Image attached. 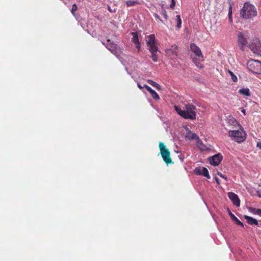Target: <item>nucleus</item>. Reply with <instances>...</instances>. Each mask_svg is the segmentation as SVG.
I'll use <instances>...</instances> for the list:
<instances>
[{
    "label": "nucleus",
    "instance_id": "2f4dec72",
    "mask_svg": "<svg viewBox=\"0 0 261 261\" xmlns=\"http://www.w3.org/2000/svg\"><path fill=\"white\" fill-rule=\"evenodd\" d=\"M218 175H219L221 177L225 179L226 180H227V177L226 176H225V175L223 174L222 173H221V172H218L217 173Z\"/></svg>",
    "mask_w": 261,
    "mask_h": 261
},
{
    "label": "nucleus",
    "instance_id": "9d476101",
    "mask_svg": "<svg viewBox=\"0 0 261 261\" xmlns=\"http://www.w3.org/2000/svg\"><path fill=\"white\" fill-rule=\"evenodd\" d=\"M194 172L196 175H202L203 176L206 177L208 179H210L211 177L208 171L205 167H202V169H201L200 167H196L194 169Z\"/></svg>",
    "mask_w": 261,
    "mask_h": 261
},
{
    "label": "nucleus",
    "instance_id": "6e6552de",
    "mask_svg": "<svg viewBox=\"0 0 261 261\" xmlns=\"http://www.w3.org/2000/svg\"><path fill=\"white\" fill-rule=\"evenodd\" d=\"M223 159V156L220 153L215 154L213 156H210L208 160L212 165L217 166L220 164Z\"/></svg>",
    "mask_w": 261,
    "mask_h": 261
},
{
    "label": "nucleus",
    "instance_id": "9b49d317",
    "mask_svg": "<svg viewBox=\"0 0 261 261\" xmlns=\"http://www.w3.org/2000/svg\"><path fill=\"white\" fill-rule=\"evenodd\" d=\"M149 50L151 53L150 58L152 61L156 62L158 61V55L157 53L160 52L158 46H151L148 48Z\"/></svg>",
    "mask_w": 261,
    "mask_h": 261
},
{
    "label": "nucleus",
    "instance_id": "e433bc0d",
    "mask_svg": "<svg viewBox=\"0 0 261 261\" xmlns=\"http://www.w3.org/2000/svg\"><path fill=\"white\" fill-rule=\"evenodd\" d=\"M215 180H216V182H217V184L218 185H219L220 184L219 179L216 176L215 177Z\"/></svg>",
    "mask_w": 261,
    "mask_h": 261
},
{
    "label": "nucleus",
    "instance_id": "423d86ee",
    "mask_svg": "<svg viewBox=\"0 0 261 261\" xmlns=\"http://www.w3.org/2000/svg\"><path fill=\"white\" fill-rule=\"evenodd\" d=\"M248 47L254 54L257 56L261 57V42L258 39L256 38L253 39L251 42L248 44Z\"/></svg>",
    "mask_w": 261,
    "mask_h": 261
},
{
    "label": "nucleus",
    "instance_id": "bb28decb",
    "mask_svg": "<svg viewBox=\"0 0 261 261\" xmlns=\"http://www.w3.org/2000/svg\"><path fill=\"white\" fill-rule=\"evenodd\" d=\"M176 22H177V25L176 27L178 29H180L181 27V19L180 18V16L179 15H178L176 16Z\"/></svg>",
    "mask_w": 261,
    "mask_h": 261
},
{
    "label": "nucleus",
    "instance_id": "f03ea898",
    "mask_svg": "<svg viewBox=\"0 0 261 261\" xmlns=\"http://www.w3.org/2000/svg\"><path fill=\"white\" fill-rule=\"evenodd\" d=\"M257 11L256 8L249 3H245L243 8L241 10L240 15L244 19H249L256 16Z\"/></svg>",
    "mask_w": 261,
    "mask_h": 261
},
{
    "label": "nucleus",
    "instance_id": "c756f323",
    "mask_svg": "<svg viewBox=\"0 0 261 261\" xmlns=\"http://www.w3.org/2000/svg\"><path fill=\"white\" fill-rule=\"evenodd\" d=\"M193 61L195 63V64L196 65V66H197L198 67L202 68V67L199 66V64H200V61H201L199 59H198V60H197V58H194L193 59Z\"/></svg>",
    "mask_w": 261,
    "mask_h": 261
},
{
    "label": "nucleus",
    "instance_id": "5701e85b",
    "mask_svg": "<svg viewBox=\"0 0 261 261\" xmlns=\"http://www.w3.org/2000/svg\"><path fill=\"white\" fill-rule=\"evenodd\" d=\"M248 210L249 212L254 214L257 215L261 217V209H257L256 208L252 207H248Z\"/></svg>",
    "mask_w": 261,
    "mask_h": 261
},
{
    "label": "nucleus",
    "instance_id": "4c0bfd02",
    "mask_svg": "<svg viewBox=\"0 0 261 261\" xmlns=\"http://www.w3.org/2000/svg\"><path fill=\"white\" fill-rule=\"evenodd\" d=\"M137 85L139 89L141 90L143 89V88L145 87L144 85L143 86H142L140 83H138Z\"/></svg>",
    "mask_w": 261,
    "mask_h": 261
},
{
    "label": "nucleus",
    "instance_id": "7ed1b4c3",
    "mask_svg": "<svg viewBox=\"0 0 261 261\" xmlns=\"http://www.w3.org/2000/svg\"><path fill=\"white\" fill-rule=\"evenodd\" d=\"M246 133L243 130H230L228 132V136L232 140L238 143H242L246 139Z\"/></svg>",
    "mask_w": 261,
    "mask_h": 261
},
{
    "label": "nucleus",
    "instance_id": "f704fd0d",
    "mask_svg": "<svg viewBox=\"0 0 261 261\" xmlns=\"http://www.w3.org/2000/svg\"><path fill=\"white\" fill-rule=\"evenodd\" d=\"M153 15L156 19H158L159 20H160V21L163 22V20L160 18L158 14H157L156 13H154Z\"/></svg>",
    "mask_w": 261,
    "mask_h": 261
},
{
    "label": "nucleus",
    "instance_id": "b1692460",
    "mask_svg": "<svg viewBox=\"0 0 261 261\" xmlns=\"http://www.w3.org/2000/svg\"><path fill=\"white\" fill-rule=\"evenodd\" d=\"M147 83L150 84L152 87L155 88L158 90H161L162 89V87L157 83L151 80H148L147 81Z\"/></svg>",
    "mask_w": 261,
    "mask_h": 261
},
{
    "label": "nucleus",
    "instance_id": "6ab92c4d",
    "mask_svg": "<svg viewBox=\"0 0 261 261\" xmlns=\"http://www.w3.org/2000/svg\"><path fill=\"white\" fill-rule=\"evenodd\" d=\"M228 213L229 215L230 216L231 219L232 220V221L238 225H240L241 227H244V224L240 221L230 211L229 209L228 208Z\"/></svg>",
    "mask_w": 261,
    "mask_h": 261
},
{
    "label": "nucleus",
    "instance_id": "a878e982",
    "mask_svg": "<svg viewBox=\"0 0 261 261\" xmlns=\"http://www.w3.org/2000/svg\"><path fill=\"white\" fill-rule=\"evenodd\" d=\"M138 4H140V2L138 1L129 0L126 2V5L127 7L134 6Z\"/></svg>",
    "mask_w": 261,
    "mask_h": 261
},
{
    "label": "nucleus",
    "instance_id": "39448f33",
    "mask_svg": "<svg viewBox=\"0 0 261 261\" xmlns=\"http://www.w3.org/2000/svg\"><path fill=\"white\" fill-rule=\"evenodd\" d=\"M159 148L161 151V154L164 161L167 165L173 163L170 158V153L168 149L166 148V146L162 142H160Z\"/></svg>",
    "mask_w": 261,
    "mask_h": 261
},
{
    "label": "nucleus",
    "instance_id": "1a4fd4ad",
    "mask_svg": "<svg viewBox=\"0 0 261 261\" xmlns=\"http://www.w3.org/2000/svg\"><path fill=\"white\" fill-rule=\"evenodd\" d=\"M191 50L193 52L195 55L201 61H203V56L202 54L201 49L195 43L190 44Z\"/></svg>",
    "mask_w": 261,
    "mask_h": 261
},
{
    "label": "nucleus",
    "instance_id": "c9c22d12",
    "mask_svg": "<svg viewBox=\"0 0 261 261\" xmlns=\"http://www.w3.org/2000/svg\"><path fill=\"white\" fill-rule=\"evenodd\" d=\"M256 147L261 150V141L258 142L257 143Z\"/></svg>",
    "mask_w": 261,
    "mask_h": 261
},
{
    "label": "nucleus",
    "instance_id": "cd10ccee",
    "mask_svg": "<svg viewBox=\"0 0 261 261\" xmlns=\"http://www.w3.org/2000/svg\"><path fill=\"white\" fill-rule=\"evenodd\" d=\"M228 73H229V74L231 76L232 81L233 82H237L238 81V78H237V76L233 74V72L231 71V70H229Z\"/></svg>",
    "mask_w": 261,
    "mask_h": 261
},
{
    "label": "nucleus",
    "instance_id": "f3484780",
    "mask_svg": "<svg viewBox=\"0 0 261 261\" xmlns=\"http://www.w3.org/2000/svg\"><path fill=\"white\" fill-rule=\"evenodd\" d=\"M244 218L246 220L247 223L249 225L258 226L259 224L257 220L253 217L247 215H244Z\"/></svg>",
    "mask_w": 261,
    "mask_h": 261
},
{
    "label": "nucleus",
    "instance_id": "a19ab883",
    "mask_svg": "<svg viewBox=\"0 0 261 261\" xmlns=\"http://www.w3.org/2000/svg\"><path fill=\"white\" fill-rule=\"evenodd\" d=\"M241 112L244 114V115H246L245 110L243 108H242Z\"/></svg>",
    "mask_w": 261,
    "mask_h": 261
},
{
    "label": "nucleus",
    "instance_id": "20e7f679",
    "mask_svg": "<svg viewBox=\"0 0 261 261\" xmlns=\"http://www.w3.org/2000/svg\"><path fill=\"white\" fill-rule=\"evenodd\" d=\"M247 67L250 71L256 74H261V62L251 60L247 62Z\"/></svg>",
    "mask_w": 261,
    "mask_h": 261
},
{
    "label": "nucleus",
    "instance_id": "473e14b6",
    "mask_svg": "<svg viewBox=\"0 0 261 261\" xmlns=\"http://www.w3.org/2000/svg\"><path fill=\"white\" fill-rule=\"evenodd\" d=\"M175 6V0H171V3L170 5V8L171 9H174V7Z\"/></svg>",
    "mask_w": 261,
    "mask_h": 261
},
{
    "label": "nucleus",
    "instance_id": "f257e3e1",
    "mask_svg": "<svg viewBox=\"0 0 261 261\" xmlns=\"http://www.w3.org/2000/svg\"><path fill=\"white\" fill-rule=\"evenodd\" d=\"M186 110H181L178 107L175 106V110L177 114L186 119L194 120L196 119V107L192 104L188 103L185 106Z\"/></svg>",
    "mask_w": 261,
    "mask_h": 261
},
{
    "label": "nucleus",
    "instance_id": "37998d69",
    "mask_svg": "<svg viewBox=\"0 0 261 261\" xmlns=\"http://www.w3.org/2000/svg\"><path fill=\"white\" fill-rule=\"evenodd\" d=\"M259 7L261 8V0H260V1L259 2Z\"/></svg>",
    "mask_w": 261,
    "mask_h": 261
},
{
    "label": "nucleus",
    "instance_id": "4468645a",
    "mask_svg": "<svg viewBox=\"0 0 261 261\" xmlns=\"http://www.w3.org/2000/svg\"><path fill=\"white\" fill-rule=\"evenodd\" d=\"M146 38V44L149 48L151 46H157L155 45V39L154 35H150L149 36H148Z\"/></svg>",
    "mask_w": 261,
    "mask_h": 261
},
{
    "label": "nucleus",
    "instance_id": "c85d7f7f",
    "mask_svg": "<svg viewBox=\"0 0 261 261\" xmlns=\"http://www.w3.org/2000/svg\"><path fill=\"white\" fill-rule=\"evenodd\" d=\"M162 11L161 14L163 16L164 18L166 20H167L168 19V15H167L166 11L165 10L163 6L162 7Z\"/></svg>",
    "mask_w": 261,
    "mask_h": 261
},
{
    "label": "nucleus",
    "instance_id": "2eb2a0df",
    "mask_svg": "<svg viewBox=\"0 0 261 261\" xmlns=\"http://www.w3.org/2000/svg\"><path fill=\"white\" fill-rule=\"evenodd\" d=\"M102 44L109 49L112 53L114 51V44L113 41L110 39H107L106 41H103Z\"/></svg>",
    "mask_w": 261,
    "mask_h": 261
},
{
    "label": "nucleus",
    "instance_id": "ea45409f",
    "mask_svg": "<svg viewBox=\"0 0 261 261\" xmlns=\"http://www.w3.org/2000/svg\"><path fill=\"white\" fill-rule=\"evenodd\" d=\"M179 158L181 162H184V157H182L181 155H180V156H179Z\"/></svg>",
    "mask_w": 261,
    "mask_h": 261
},
{
    "label": "nucleus",
    "instance_id": "f8f14e48",
    "mask_svg": "<svg viewBox=\"0 0 261 261\" xmlns=\"http://www.w3.org/2000/svg\"><path fill=\"white\" fill-rule=\"evenodd\" d=\"M115 56H116L121 64L123 65L126 68L128 62L130 60V57L125 54L117 55L116 54Z\"/></svg>",
    "mask_w": 261,
    "mask_h": 261
},
{
    "label": "nucleus",
    "instance_id": "393cba45",
    "mask_svg": "<svg viewBox=\"0 0 261 261\" xmlns=\"http://www.w3.org/2000/svg\"><path fill=\"white\" fill-rule=\"evenodd\" d=\"M197 147L201 150L204 151L207 150L206 146L203 143L202 141L199 138V140H197Z\"/></svg>",
    "mask_w": 261,
    "mask_h": 261
},
{
    "label": "nucleus",
    "instance_id": "dca6fc26",
    "mask_svg": "<svg viewBox=\"0 0 261 261\" xmlns=\"http://www.w3.org/2000/svg\"><path fill=\"white\" fill-rule=\"evenodd\" d=\"M133 37L132 38V42L136 45V47L140 49V43L139 41L138 34L137 32L131 33Z\"/></svg>",
    "mask_w": 261,
    "mask_h": 261
},
{
    "label": "nucleus",
    "instance_id": "a211bd4d",
    "mask_svg": "<svg viewBox=\"0 0 261 261\" xmlns=\"http://www.w3.org/2000/svg\"><path fill=\"white\" fill-rule=\"evenodd\" d=\"M144 87L146 89V90L148 92H149L151 96L154 100H158L160 99V96L158 95V94L155 92V91H154L151 87L146 85H144Z\"/></svg>",
    "mask_w": 261,
    "mask_h": 261
},
{
    "label": "nucleus",
    "instance_id": "58836bf2",
    "mask_svg": "<svg viewBox=\"0 0 261 261\" xmlns=\"http://www.w3.org/2000/svg\"><path fill=\"white\" fill-rule=\"evenodd\" d=\"M257 195L259 197L261 198V191H257Z\"/></svg>",
    "mask_w": 261,
    "mask_h": 261
},
{
    "label": "nucleus",
    "instance_id": "0eeeda50",
    "mask_svg": "<svg viewBox=\"0 0 261 261\" xmlns=\"http://www.w3.org/2000/svg\"><path fill=\"white\" fill-rule=\"evenodd\" d=\"M238 43L241 51L245 50V46H248L247 39L243 32H240L238 34Z\"/></svg>",
    "mask_w": 261,
    "mask_h": 261
},
{
    "label": "nucleus",
    "instance_id": "72a5a7b5",
    "mask_svg": "<svg viewBox=\"0 0 261 261\" xmlns=\"http://www.w3.org/2000/svg\"><path fill=\"white\" fill-rule=\"evenodd\" d=\"M232 8H231V6H230L229 7V13H228V15H229V19H231V13H232V10H231Z\"/></svg>",
    "mask_w": 261,
    "mask_h": 261
},
{
    "label": "nucleus",
    "instance_id": "aec40b11",
    "mask_svg": "<svg viewBox=\"0 0 261 261\" xmlns=\"http://www.w3.org/2000/svg\"><path fill=\"white\" fill-rule=\"evenodd\" d=\"M185 137L189 140H195L196 141L199 138L196 133H192L191 131L187 133Z\"/></svg>",
    "mask_w": 261,
    "mask_h": 261
},
{
    "label": "nucleus",
    "instance_id": "ddd939ff",
    "mask_svg": "<svg viewBox=\"0 0 261 261\" xmlns=\"http://www.w3.org/2000/svg\"><path fill=\"white\" fill-rule=\"evenodd\" d=\"M228 196L234 205H236L237 206H240V200L237 194L232 192H229L228 194Z\"/></svg>",
    "mask_w": 261,
    "mask_h": 261
},
{
    "label": "nucleus",
    "instance_id": "7c9ffc66",
    "mask_svg": "<svg viewBox=\"0 0 261 261\" xmlns=\"http://www.w3.org/2000/svg\"><path fill=\"white\" fill-rule=\"evenodd\" d=\"M77 10V7L75 4H74L72 6V8L71 10V12L73 15H74L75 12Z\"/></svg>",
    "mask_w": 261,
    "mask_h": 261
},
{
    "label": "nucleus",
    "instance_id": "79ce46f5",
    "mask_svg": "<svg viewBox=\"0 0 261 261\" xmlns=\"http://www.w3.org/2000/svg\"><path fill=\"white\" fill-rule=\"evenodd\" d=\"M108 9H109V10L110 12H111V11H112V10H111V9L110 8V7H109Z\"/></svg>",
    "mask_w": 261,
    "mask_h": 261
},
{
    "label": "nucleus",
    "instance_id": "412c9836",
    "mask_svg": "<svg viewBox=\"0 0 261 261\" xmlns=\"http://www.w3.org/2000/svg\"><path fill=\"white\" fill-rule=\"evenodd\" d=\"M166 52L167 53L171 52L172 54V55L177 56V46L175 44L171 46L169 48L166 49Z\"/></svg>",
    "mask_w": 261,
    "mask_h": 261
},
{
    "label": "nucleus",
    "instance_id": "4be33fe9",
    "mask_svg": "<svg viewBox=\"0 0 261 261\" xmlns=\"http://www.w3.org/2000/svg\"><path fill=\"white\" fill-rule=\"evenodd\" d=\"M238 92L243 96H250L251 95L250 90L248 88L240 89Z\"/></svg>",
    "mask_w": 261,
    "mask_h": 261
}]
</instances>
